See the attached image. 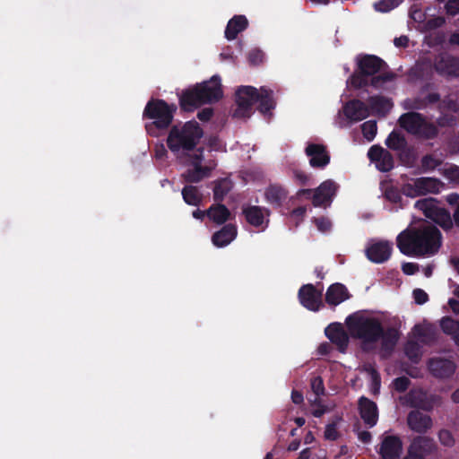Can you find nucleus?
Returning <instances> with one entry per match:
<instances>
[{
	"mask_svg": "<svg viewBox=\"0 0 459 459\" xmlns=\"http://www.w3.org/2000/svg\"><path fill=\"white\" fill-rule=\"evenodd\" d=\"M305 152L309 159V164L316 169H324L330 162V154L326 147L319 143H309Z\"/></svg>",
	"mask_w": 459,
	"mask_h": 459,
	"instance_id": "20",
	"label": "nucleus"
},
{
	"mask_svg": "<svg viewBox=\"0 0 459 459\" xmlns=\"http://www.w3.org/2000/svg\"><path fill=\"white\" fill-rule=\"evenodd\" d=\"M385 145L394 151H404L408 145L407 140L403 134L393 130L385 140Z\"/></svg>",
	"mask_w": 459,
	"mask_h": 459,
	"instance_id": "38",
	"label": "nucleus"
},
{
	"mask_svg": "<svg viewBox=\"0 0 459 459\" xmlns=\"http://www.w3.org/2000/svg\"><path fill=\"white\" fill-rule=\"evenodd\" d=\"M414 207L421 211L428 219L438 224L445 230L452 228L453 220L450 212L446 209L440 207L435 198L429 197L418 200Z\"/></svg>",
	"mask_w": 459,
	"mask_h": 459,
	"instance_id": "10",
	"label": "nucleus"
},
{
	"mask_svg": "<svg viewBox=\"0 0 459 459\" xmlns=\"http://www.w3.org/2000/svg\"><path fill=\"white\" fill-rule=\"evenodd\" d=\"M340 420H342V418L336 417L335 420L325 426L324 436L326 440L335 441L339 438L340 433L337 429V425Z\"/></svg>",
	"mask_w": 459,
	"mask_h": 459,
	"instance_id": "45",
	"label": "nucleus"
},
{
	"mask_svg": "<svg viewBox=\"0 0 459 459\" xmlns=\"http://www.w3.org/2000/svg\"><path fill=\"white\" fill-rule=\"evenodd\" d=\"M212 184L213 200L216 203H221L234 186V183L230 178H218Z\"/></svg>",
	"mask_w": 459,
	"mask_h": 459,
	"instance_id": "31",
	"label": "nucleus"
},
{
	"mask_svg": "<svg viewBox=\"0 0 459 459\" xmlns=\"http://www.w3.org/2000/svg\"><path fill=\"white\" fill-rule=\"evenodd\" d=\"M414 207L421 211L428 219L438 224L445 230L452 228L453 220L450 212L446 209L440 207L435 198L429 197L418 200Z\"/></svg>",
	"mask_w": 459,
	"mask_h": 459,
	"instance_id": "12",
	"label": "nucleus"
},
{
	"mask_svg": "<svg viewBox=\"0 0 459 459\" xmlns=\"http://www.w3.org/2000/svg\"><path fill=\"white\" fill-rule=\"evenodd\" d=\"M436 450L437 445L434 439L424 435L415 437L408 447L409 453L419 455L423 459L432 455Z\"/></svg>",
	"mask_w": 459,
	"mask_h": 459,
	"instance_id": "22",
	"label": "nucleus"
},
{
	"mask_svg": "<svg viewBox=\"0 0 459 459\" xmlns=\"http://www.w3.org/2000/svg\"><path fill=\"white\" fill-rule=\"evenodd\" d=\"M178 108L176 104H169L161 99L150 100L143 110V117L152 119V122L146 125V130L149 134H153V129H168L174 118Z\"/></svg>",
	"mask_w": 459,
	"mask_h": 459,
	"instance_id": "6",
	"label": "nucleus"
},
{
	"mask_svg": "<svg viewBox=\"0 0 459 459\" xmlns=\"http://www.w3.org/2000/svg\"><path fill=\"white\" fill-rule=\"evenodd\" d=\"M409 14L410 18L418 23H422L426 20L425 13L422 12L421 9L416 7V5L411 7Z\"/></svg>",
	"mask_w": 459,
	"mask_h": 459,
	"instance_id": "55",
	"label": "nucleus"
},
{
	"mask_svg": "<svg viewBox=\"0 0 459 459\" xmlns=\"http://www.w3.org/2000/svg\"><path fill=\"white\" fill-rule=\"evenodd\" d=\"M385 197L394 204H398L402 201L401 192L394 186H389L385 189Z\"/></svg>",
	"mask_w": 459,
	"mask_h": 459,
	"instance_id": "51",
	"label": "nucleus"
},
{
	"mask_svg": "<svg viewBox=\"0 0 459 459\" xmlns=\"http://www.w3.org/2000/svg\"><path fill=\"white\" fill-rule=\"evenodd\" d=\"M385 151L386 150L381 147L380 145H373L369 148L368 152V157L370 160V161L375 162L377 164Z\"/></svg>",
	"mask_w": 459,
	"mask_h": 459,
	"instance_id": "49",
	"label": "nucleus"
},
{
	"mask_svg": "<svg viewBox=\"0 0 459 459\" xmlns=\"http://www.w3.org/2000/svg\"><path fill=\"white\" fill-rule=\"evenodd\" d=\"M414 207L421 211L428 219L438 224L445 230L452 228L453 220L450 212L446 209L440 207L435 198L429 197L418 200Z\"/></svg>",
	"mask_w": 459,
	"mask_h": 459,
	"instance_id": "8",
	"label": "nucleus"
},
{
	"mask_svg": "<svg viewBox=\"0 0 459 459\" xmlns=\"http://www.w3.org/2000/svg\"><path fill=\"white\" fill-rule=\"evenodd\" d=\"M446 11L449 15H456L459 13V0H448L446 4Z\"/></svg>",
	"mask_w": 459,
	"mask_h": 459,
	"instance_id": "60",
	"label": "nucleus"
},
{
	"mask_svg": "<svg viewBox=\"0 0 459 459\" xmlns=\"http://www.w3.org/2000/svg\"><path fill=\"white\" fill-rule=\"evenodd\" d=\"M257 100V89L253 86H241L236 91V103L238 108L234 117H250L252 106Z\"/></svg>",
	"mask_w": 459,
	"mask_h": 459,
	"instance_id": "13",
	"label": "nucleus"
},
{
	"mask_svg": "<svg viewBox=\"0 0 459 459\" xmlns=\"http://www.w3.org/2000/svg\"><path fill=\"white\" fill-rule=\"evenodd\" d=\"M207 217L215 224L221 225L230 220V212L226 205L216 203L207 209Z\"/></svg>",
	"mask_w": 459,
	"mask_h": 459,
	"instance_id": "30",
	"label": "nucleus"
},
{
	"mask_svg": "<svg viewBox=\"0 0 459 459\" xmlns=\"http://www.w3.org/2000/svg\"><path fill=\"white\" fill-rule=\"evenodd\" d=\"M368 107L372 113L377 117H385L393 108V102L390 98L383 95H374L368 99Z\"/></svg>",
	"mask_w": 459,
	"mask_h": 459,
	"instance_id": "26",
	"label": "nucleus"
},
{
	"mask_svg": "<svg viewBox=\"0 0 459 459\" xmlns=\"http://www.w3.org/2000/svg\"><path fill=\"white\" fill-rule=\"evenodd\" d=\"M264 195L267 202L280 207L287 197V191L281 186L270 185L266 188Z\"/></svg>",
	"mask_w": 459,
	"mask_h": 459,
	"instance_id": "35",
	"label": "nucleus"
},
{
	"mask_svg": "<svg viewBox=\"0 0 459 459\" xmlns=\"http://www.w3.org/2000/svg\"><path fill=\"white\" fill-rule=\"evenodd\" d=\"M248 26V21L245 15H234L225 29V38L228 40L235 39L238 33L244 31Z\"/></svg>",
	"mask_w": 459,
	"mask_h": 459,
	"instance_id": "29",
	"label": "nucleus"
},
{
	"mask_svg": "<svg viewBox=\"0 0 459 459\" xmlns=\"http://www.w3.org/2000/svg\"><path fill=\"white\" fill-rule=\"evenodd\" d=\"M415 303L423 305L429 300V295L422 289H415L412 292Z\"/></svg>",
	"mask_w": 459,
	"mask_h": 459,
	"instance_id": "59",
	"label": "nucleus"
},
{
	"mask_svg": "<svg viewBox=\"0 0 459 459\" xmlns=\"http://www.w3.org/2000/svg\"><path fill=\"white\" fill-rule=\"evenodd\" d=\"M320 190H323L324 194L331 201L333 196L335 195L338 186L331 179L325 180L320 184Z\"/></svg>",
	"mask_w": 459,
	"mask_h": 459,
	"instance_id": "47",
	"label": "nucleus"
},
{
	"mask_svg": "<svg viewBox=\"0 0 459 459\" xmlns=\"http://www.w3.org/2000/svg\"><path fill=\"white\" fill-rule=\"evenodd\" d=\"M444 22H445V20L442 17L432 18L426 22L425 28L429 30H435L437 28L442 26Z\"/></svg>",
	"mask_w": 459,
	"mask_h": 459,
	"instance_id": "61",
	"label": "nucleus"
},
{
	"mask_svg": "<svg viewBox=\"0 0 459 459\" xmlns=\"http://www.w3.org/2000/svg\"><path fill=\"white\" fill-rule=\"evenodd\" d=\"M406 422L411 430L420 435L426 434L433 425L431 417L419 410L411 411L407 415Z\"/></svg>",
	"mask_w": 459,
	"mask_h": 459,
	"instance_id": "18",
	"label": "nucleus"
},
{
	"mask_svg": "<svg viewBox=\"0 0 459 459\" xmlns=\"http://www.w3.org/2000/svg\"><path fill=\"white\" fill-rule=\"evenodd\" d=\"M441 232L434 225H423L402 231L396 238L400 252L408 256L433 255L441 246Z\"/></svg>",
	"mask_w": 459,
	"mask_h": 459,
	"instance_id": "1",
	"label": "nucleus"
},
{
	"mask_svg": "<svg viewBox=\"0 0 459 459\" xmlns=\"http://www.w3.org/2000/svg\"><path fill=\"white\" fill-rule=\"evenodd\" d=\"M414 207L421 211L428 219L438 224L445 230L452 228L453 220L450 212L446 209L440 207L435 198L429 197L418 200Z\"/></svg>",
	"mask_w": 459,
	"mask_h": 459,
	"instance_id": "9",
	"label": "nucleus"
},
{
	"mask_svg": "<svg viewBox=\"0 0 459 459\" xmlns=\"http://www.w3.org/2000/svg\"><path fill=\"white\" fill-rule=\"evenodd\" d=\"M311 389L316 396H320L325 394V385L323 378L319 376L315 377L310 382Z\"/></svg>",
	"mask_w": 459,
	"mask_h": 459,
	"instance_id": "50",
	"label": "nucleus"
},
{
	"mask_svg": "<svg viewBox=\"0 0 459 459\" xmlns=\"http://www.w3.org/2000/svg\"><path fill=\"white\" fill-rule=\"evenodd\" d=\"M190 164L193 167L203 166L202 161L204 160V148L199 147L195 152L189 156Z\"/></svg>",
	"mask_w": 459,
	"mask_h": 459,
	"instance_id": "56",
	"label": "nucleus"
},
{
	"mask_svg": "<svg viewBox=\"0 0 459 459\" xmlns=\"http://www.w3.org/2000/svg\"><path fill=\"white\" fill-rule=\"evenodd\" d=\"M438 438L442 445L446 446H452L455 444V439L452 433L447 429H441L438 432Z\"/></svg>",
	"mask_w": 459,
	"mask_h": 459,
	"instance_id": "53",
	"label": "nucleus"
},
{
	"mask_svg": "<svg viewBox=\"0 0 459 459\" xmlns=\"http://www.w3.org/2000/svg\"><path fill=\"white\" fill-rule=\"evenodd\" d=\"M307 212V208L305 206H299L295 208L290 212V216L297 219L298 221H302Z\"/></svg>",
	"mask_w": 459,
	"mask_h": 459,
	"instance_id": "64",
	"label": "nucleus"
},
{
	"mask_svg": "<svg viewBox=\"0 0 459 459\" xmlns=\"http://www.w3.org/2000/svg\"><path fill=\"white\" fill-rule=\"evenodd\" d=\"M429 368L435 377L448 378L454 375L456 366L450 359L433 358L429 361Z\"/></svg>",
	"mask_w": 459,
	"mask_h": 459,
	"instance_id": "24",
	"label": "nucleus"
},
{
	"mask_svg": "<svg viewBox=\"0 0 459 459\" xmlns=\"http://www.w3.org/2000/svg\"><path fill=\"white\" fill-rule=\"evenodd\" d=\"M440 327L446 334L452 336L453 340L459 333V321L451 316H444L440 320Z\"/></svg>",
	"mask_w": 459,
	"mask_h": 459,
	"instance_id": "40",
	"label": "nucleus"
},
{
	"mask_svg": "<svg viewBox=\"0 0 459 459\" xmlns=\"http://www.w3.org/2000/svg\"><path fill=\"white\" fill-rule=\"evenodd\" d=\"M182 177L184 180L190 185L199 183L204 178L210 177V169L204 168V166L193 167V169H187Z\"/></svg>",
	"mask_w": 459,
	"mask_h": 459,
	"instance_id": "36",
	"label": "nucleus"
},
{
	"mask_svg": "<svg viewBox=\"0 0 459 459\" xmlns=\"http://www.w3.org/2000/svg\"><path fill=\"white\" fill-rule=\"evenodd\" d=\"M403 2V0H379L374 4V9L379 13H388Z\"/></svg>",
	"mask_w": 459,
	"mask_h": 459,
	"instance_id": "44",
	"label": "nucleus"
},
{
	"mask_svg": "<svg viewBox=\"0 0 459 459\" xmlns=\"http://www.w3.org/2000/svg\"><path fill=\"white\" fill-rule=\"evenodd\" d=\"M357 69L350 76L348 82L356 90L368 85L378 89L385 82L395 78V74L388 71L387 64L375 55H359L356 58Z\"/></svg>",
	"mask_w": 459,
	"mask_h": 459,
	"instance_id": "2",
	"label": "nucleus"
},
{
	"mask_svg": "<svg viewBox=\"0 0 459 459\" xmlns=\"http://www.w3.org/2000/svg\"><path fill=\"white\" fill-rule=\"evenodd\" d=\"M403 272L407 275H412L419 271V265L415 263H404L402 265Z\"/></svg>",
	"mask_w": 459,
	"mask_h": 459,
	"instance_id": "63",
	"label": "nucleus"
},
{
	"mask_svg": "<svg viewBox=\"0 0 459 459\" xmlns=\"http://www.w3.org/2000/svg\"><path fill=\"white\" fill-rule=\"evenodd\" d=\"M247 221L254 226L259 227L264 223L263 209L260 206H248L243 210Z\"/></svg>",
	"mask_w": 459,
	"mask_h": 459,
	"instance_id": "37",
	"label": "nucleus"
},
{
	"mask_svg": "<svg viewBox=\"0 0 459 459\" xmlns=\"http://www.w3.org/2000/svg\"><path fill=\"white\" fill-rule=\"evenodd\" d=\"M314 222L317 229L322 232L328 231L332 227L330 220L323 216L319 218H314Z\"/></svg>",
	"mask_w": 459,
	"mask_h": 459,
	"instance_id": "58",
	"label": "nucleus"
},
{
	"mask_svg": "<svg viewBox=\"0 0 459 459\" xmlns=\"http://www.w3.org/2000/svg\"><path fill=\"white\" fill-rule=\"evenodd\" d=\"M264 57V52L258 48H254L248 53V61L251 65H256L263 63Z\"/></svg>",
	"mask_w": 459,
	"mask_h": 459,
	"instance_id": "52",
	"label": "nucleus"
},
{
	"mask_svg": "<svg viewBox=\"0 0 459 459\" xmlns=\"http://www.w3.org/2000/svg\"><path fill=\"white\" fill-rule=\"evenodd\" d=\"M350 297L347 288L343 284L336 282L328 287L325 293V301L330 306H337L350 299Z\"/></svg>",
	"mask_w": 459,
	"mask_h": 459,
	"instance_id": "28",
	"label": "nucleus"
},
{
	"mask_svg": "<svg viewBox=\"0 0 459 459\" xmlns=\"http://www.w3.org/2000/svg\"><path fill=\"white\" fill-rule=\"evenodd\" d=\"M415 186V180L413 183L404 184L402 187V192L403 195L409 197H415L420 195V191Z\"/></svg>",
	"mask_w": 459,
	"mask_h": 459,
	"instance_id": "57",
	"label": "nucleus"
},
{
	"mask_svg": "<svg viewBox=\"0 0 459 459\" xmlns=\"http://www.w3.org/2000/svg\"><path fill=\"white\" fill-rule=\"evenodd\" d=\"M363 136L369 142L373 141L377 132V121L368 120L361 125Z\"/></svg>",
	"mask_w": 459,
	"mask_h": 459,
	"instance_id": "46",
	"label": "nucleus"
},
{
	"mask_svg": "<svg viewBox=\"0 0 459 459\" xmlns=\"http://www.w3.org/2000/svg\"><path fill=\"white\" fill-rule=\"evenodd\" d=\"M411 385V380L407 377H399L394 379L393 386L399 393L405 392Z\"/></svg>",
	"mask_w": 459,
	"mask_h": 459,
	"instance_id": "48",
	"label": "nucleus"
},
{
	"mask_svg": "<svg viewBox=\"0 0 459 459\" xmlns=\"http://www.w3.org/2000/svg\"><path fill=\"white\" fill-rule=\"evenodd\" d=\"M237 233V227L234 224L229 223L212 234V241L214 246L223 247L236 238Z\"/></svg>",
	"mask_w": 459,
	"mask_h": 459,
	"instance_id": "27",
	"label": "nucleus"
},
{
	"mask_svg": "<svg viewBox=\"0 0 459 459\" xmlns=\"http://www.w3.org/2000/svg\"><path fill=\"white\" fill-rule=\"evenodd\" d=\"M414 207L421 211L428 219L438 224L445 230L452 228L453 220L450 212L446 209L440 207L435 198L429 197L418 200Z\"/></svg>",
	"mask_w": 459,
	"mask_h": 459,
	"instance_id": "11",
	"label": "nucleus"
},
{
	"mask_svg": "<svg viewBox=\"0 0 459 459\" xmlns=\"http://www.w3.org/2000/svg\"><path fill=\"white\" fill-rule=\"evenodd\" d=\"M273 91L266 87H261L257 90V100L259 102L258 110L266 114L275 108V101L273 100Z\"/></svg>",
	"mask_w": 459,
	"mask_h": 459,
	"instance_id": "33",
	"label": "nucleus"
},
{
	"mask_svg": "<svg viewBox=\"0 0 459 459\" xmlns=\"http://www.w3.org/2000/svg\"><path fill=\"white\" fill-rule=\"evenodd\" d=\"M392 244L388 241H377L366 248L367 258L375 264H383L387 261L392 254Z\"/></svg>",
	"mask_w": 459,
	"mask_h": 459,
	"instance_id": "19",
	"label": "nucleus"
},
{
	"mask_svg": "<svg viewBox=\"0 0 459 459\" xmlns=\"http://www.w3.org/2000/svg\"><path fill=\"white\" fill-rule=\"evenodd\" d=\"M440 402V397L429 394L422 390H411L407 394V403L416 409L430 411Z\"/></svg>",
	"mask_w": 459,
	"mask_h": 459,
	"instance_id": "15",
	"label": "nucleus"
},
{
	"mask_svg": "<svg viewBox=\"0 0 459 459\" xmlns=\"http://www.w3.org/2000/svg\"><path fill=\"white\" fill-rule=\"evenodd\" d=\"M405 355L414 362H417L420 357V346L415 341H408L404 346Z\"/></svg>",
	"mask_w": 459,
	"mask_h": 459,
	"instance_id": "43",
	"label": "nucleus"
},
{
	"mask_svg": "<svg viewBox=\"0 0 459 459\" xmlns=\"http://www.w3.org/2000/svg\"><path fill=\"white\" fill-rule=\"evenodd\" d=\"M399 126L407 133L424 140H433L438 134L437 126L421 113L411 111L400 116Z\"/></svg>",
	"mask_w": 459,
	"mask_h": 459,
	"instance_id": "7",
	"label": "nucleus"
},
{
	"mask_svg": "<svg viewBox=\"0 0 459 459\" xmlns=\"http://www.w3.org/2000/svg\"><path fill=\"white\" fill-rule=\"evenodd\" d=\"M346 325L352 337L361 340L364 351L370 350L384 333V327L376 317L349 316Z\"/></svg>",
	"mask_w": 459,
	"mask_h": 459,
	"instance_id": "5",
	"label": "nucleus"
},
{
	"mask_svg": "<svg viewBox=\"0 0 459 459\" xmlns=\"http://www.w3.org/2000/svg\"><path fill=\"white\" fill-rule=\"evenodd\" d=\"M345 117L351 121H361L369 116V109L367 104L359 100H351L343 107Z\"/></svg>",
	"mask_w": 459,
	"mask_h": 459,
	"instance_id": "25",
	"label": "nucleus"
},
{
	"mask_svg": "<svg viewBox=\"0 0 459 459\" xmlns=\"http://www.w3.org/2000/svg\"><path fill=\"white\" fill-rule=\"evenodd\" d=\"M204 135V130L195 120H190L183 125L171 126L167 146L173 153L194 151Z\"/></svg>",
	"mask_w": 459,
	"mask_h": 459,
	"instance_id": "4",
	"label": "nucleus"
},
{
	"mask_svg": "<svg viewBox=\"0 0 459 459\" xmlns=\"http://www.w3.org/2000/svg\"><path fill=\"white\" fill-rule=\"evenodd\" d=\"M213 116V110L211 108H205L197 113V117L203 122L209 121Z\"/></svg>",
	"mask_w": 459,
	"mask_h": 459,
	"instance_id": "62",
	"label": "nucleus"
},
{
	"mask_svg": "<svg viewBox=\"0 0 459 459\" xmlns=\"http://www.w3.org/2000/svg\"><path fill=\"white\" fill-rule=\"evenodd\" d=\"M399 339L398 331L393 327L386 330L384 329V333L381 336L382 348L385 350H393Z\"/></svg>",
	"mask_w": 459,
	"mask_h": 459,
	"instance_id": "39",
	"label": "nucleus"
},
{
	"mask_svg": "<svg viewBox=\"0 0 459 459\" xmlns=\"http://www.w3.org/2000/svg\"><path fill=\"white\" fill-rule=\"evenodd\" d=\"M434 68L439 75L458 77L459 58L448 54H441L436 58Z\"/></svg>",
	"mask_w": 459,
	"mask_h": 459,
	"instance_id": "17",
	"label": "nucleus"
},
{
	"mask_svg": "<svg viewBox=\"0 0 459 459\" xmlns=\"http://www.w3.org/2000/svg\"><path fill=\"white\" fill-rule=\"evenodd\" d=\"M402 451V439L395 435L385 436L377 450L381 459H400Z\"/></svg>",
	"mask_w": 459,
	"mask_h": 459,
	"instance_id": "16",
	"label": "nucleus"
},
{
	"mask_svg": "<svg viewBox=\"0 0 459 459\" xmlns=\"http://www.w3.org/2000/svg\"><path fill=\"white\" fill-rule=\"evenodd\" d=\"M300 304L310 311H318L322 307V290H317L313 284L302 285L298 292Z\"/></svg>",
	"mask_w": 459,
	"mask_h": 459,
	"instance_id": "14",
	"label": "nucleus"
},
{
	"mask_svg": "<svg viewBox=\"0 0 459 459\" xmlns=\"http://www.w3.org/2000/svg\"><path fill=\"white\" fill-rule=\"evenodd\" d=\"M358 409L360 418L368 428L377 425L378 420V409L375 402L366 396H361L358 401Z\"/></svg>",
	"mask_w": 459,
	"mask_h": 459,
	"instance_id": "23",
	"label": "nucleus"
},
{
	"mask_svg": "<svg viewBox=\"0 0 459 459\" xmlns=\"http://www.w3.org/2000/svg\"><path fill=\"white\" fill-rule=\"evenodd\" d=\"M442 164V160L436 158L433 154H426L420 160V171L427 173L433 171Z\"/></svg>",
	"mask_w": 459,
	"mask_h": 459,
	"instance_id": "41",
	"label": "nucleus"
},
{
	"mask_svg": "<svg viewBox=\"0 0 459 459\" xmlns=\"http://www.w3.org/2000/svg\"><path fill=\"white\" fill-rule=\"evenodd\" d=\"M181 195L184 202L188 205L198 207L203 204L204 195L197 186L186 185L181 190Z\"/></svg>",
	"mask_w": 459,
	"mask_h": 459,
	"instance_id": "34",
	"label": "nucleus"
},
{
	"mask_svg": "<svg viewBox=\"0 0 459 459\" xmlns=\"http://www.w3.org/2000/svg\"><path fill=\"white\" fill-rule=\"evenodd\" d=\"M394 160L392 153L387 150L381 156L380 160L377 163V168L382 172H388L394 169Z\"/></svg>",
	"mask_w": 459,
	"mask_h": 459,
	"instance_id": "42",
	"label": "nucleus"
},
{
	"mask_svg": "<svg viewBox=\"0 0 459 459\" xmlns=\"http://www.w3.org/2000/svg\"><path fill=\"white\" fill-rule=\"evenodd\" d=\"M222 97L221 77L215 74L208 81L183 90L178 95V100L181 109L189 112L202 105L217 102Z\"/></svg>",
	"mask_w": 459,
	"mask_h": 459,
	"instance_id": "3",
	"label": "nucleus"
},
{
	"mask_svg": "<svg viewBox=\"0 0 459 459\" xmlns=\"http://www.w3.org/2000/svg\"><path fill=\"white\" fill-rule=\"evenodd\" d=\"M330 201L327 196L324 194L323 190H320V186H318L313 193L312 195V203L313 205L317 207L321 206L325 202Z\"/></svg>",
	"mask_w": 459,
	"mask_h": 459,
	"instance_id": "54",
	"label": "nucleus"
},
{
	"mask_svg": "<svg viewBox=\"0 0 459 459\" xmlns=\"http://www.w3.org/2000/svg\"><path fill=\"white\" fill-rule=\"evenodd\" d=\"M415 187L420 191V195L428 193H438L443 183L436 178H419L415 179Z\"/></svg>",
	"mask_w": 459,
	"mask_h": 459,
	"instance_id": "32",
	"label": "nucleus"
},
{
	"mask_svg": "<svg viewBox=\"0 0 459 459\" xmlns=\"http://www.w3.org/2000/svg\"><path fill=\"white\" fill-rule=\"evenodd\" d=\"M325 336L336 345L340 352H345L349 345V336L340 323H332L325 329Z\"/></svg>",
	"mask_w": 459,
	"mask_h": 459,
	"instance_id": "21",
	"label": "nucleus"
}]
</instances>
